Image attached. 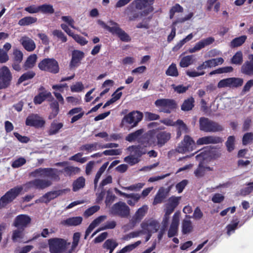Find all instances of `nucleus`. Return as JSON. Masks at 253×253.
I'll return each instance as SVG.
<instances>
[{
    "mask_svg": "<svg viewBox=\"0 0 253 253\" xmlns=\"http://www.w3.org/2000/svg\"><path fill=\"white\" fill-rule=\"evenodd\" d=\"M154 104L157 107L160 108V112L167 114H170L177 107L175 100L172 99H158L155 101Z\"/></svg>",
    "mask_w": 253,
    "mask_h": 253,
    "instance_id": "nucleus-4",
    "label": "nucleus"
},
{
    "mask_svg": "<svg viewBox=\"0 0 253 253\" xmlns=\"http://www.w3.org/2000/svg\"><path fill=\"white\" fill-rule=\"evenodd\" d=\"M144 132V129L141 128L138 129L134 132L129 133L126 137V140L128 142H132L139 139V137Z\"/></svg>",
    "mask_w": 253,
    "mask_h": 253,
    "instance_id": "nucleus-40",
    "label": "nucleus"
},
{
    "mask_svg": "<svg viewBox=\"0 0 253 253\" xmlns=\"http://www.w3.org/2000/svg\"><path fill=\"white\" fill-rule=\"evenodd\" d=\"M169 191L164 187H161L155 195L153 202V205L162 203L167 198Z\"/></svg>",
    "mask_w": 253,
    "mask_h": 253,
    "instance_id": "nucleus-28",
    "label": "nucleus"
},
{
    "mask_svg": "<svg viewBox=\"0 0 253 253\" xmlns=\"http://www.w3.org/2000/svg\"><path fill=\"white\" fill-rule=\"evenodd\" d=\"M138 142L145 147L150 146L153 144L155 145V141L153 140L152 135L148 133H145L140 137Z\"/></svg>",
    "mask_w": 253,
    "mask_h": 253,
    "instance_id": "nucleus-32",
    "label": "nucleus"
},
{
    "mask_svg": "<svg viewBox=\"0 0 253 253\" xmlns=\"http://www.w3.org/2000/svg\"><path fill=\"white\" fill-rule=\"evenodd\" d=\"M128 149L129 150L132 149L135 155L138 157H141L143 155L146 154V153L145 150L140 145H132L129 146Z\"/></svg>",
    "mask_w": 253,
    "mask_h": 253,
    "instance_id": "nucleus-50",
    "label": "nucleus"
},
{
    "mask_svg": "<svg viewBox=\"0 0 253 253\" xmlns=\"http://www.w3.org/2000/svg\"><path fill=\"white\" fill-rule=\"evenodd\" d=\"M82 221V217L75 216L67 218L63 221V223L68 226H76L81 224Z\"/></svg>",
    "mask_w": 253,
    "mask_h": 253,
    "instance_id": "nucleus-34",
    "label": "nucleus"
},
{
    "mask_svg": "<svg viewBox=\"0 0 253 253\" xmlns=\"http://www.w3.org/2000/svg\"><path fill=\"white\" fill-rule=\"evenodd\" d=\"M116 198V196L113 193L112 191L109 189L107 191V195L105 201L106 206H110Z\"/></svg>",
    "mask_w": 253,
    "mask_h": 253,
    "instance_id": "nucleus-55",
    "label": "nucleus"
},
{
    "mask_svg": "<svg viewBox=\"0 0 253 253\" xmlns=\"http://www.w3.org/2000/svg\"><path fill=\"white\" fill-rule=\"evenodd\" d=\"M37 21L36 17L26 16L19 20L18 24L21 26H28L36 23Z\"/></svg>",
    "mask_w": 253,
    "mask_h": 253,
    "instance_id": "nucleus-41",
    "label": "nucleus"
},
{
    "mask_svg": "<svg viewBox=\"0 0 253 253\" xmlns=\"http://www.w3.org/2000/svg\"><path fill=\"white\" fill-rule=\"evenodd\" d=\"M205 154L203 152L196 156V159L200 161L197 168L194 171V174L197 177H202L204 176L206 172V169H210V167H205L204 166L203 161L206 159Z\"/></svg>",
    "mask_w": 253,
    "mask_h": 253,
    "instance_id": "nucleus-20",
    "label": "nucleus"
},
{
    "mask_svg": "<svg viewBox=\"0 0 253 253\" xmlns=\"http://www.w3.org/2000/svg\"><path fill=\"white\" fill-rule=\"evenodd\" d=\"M179 223V213L177 212L174 213L172 216V221L168 233L169 238L176 236L178 233Z\"/></svg>",
    "mask_w": 253,
    "mask_h": 253,
    "instance_id": "nucleus-22",
    "label": "nucleus"
},
{
    "mask_svg": "<svg viewBox=\"0 0 253 253\" xmlns=\"http://www.w3.org/2000/svg\"><path fill=\"white\" fill-rule=\"evenodd\" d=\"M31 217L27 215L21 214L15 218L12 225L17 228L25 230L31 223Z\"/></svg>",
    "mask_w": 253,
    "mask_h": 253,
    "instance_id": "nucleus-17",
    "label": "nucleus"
},
{
    "mask_svg": "<svg viewBox=\"0 0 253 253\" xmlns=\"http://www.w3.org/2000/svg\"><path fill=\"white\" fill-rule=\"evenodd\" d=\"M37 56L36 54L29 55L23 65L24 70L27 71L32 69L36 65Z\"/></svg>",
    "mask_w": 253,
    "mask_h": 253,
    "instance_id": "nucleus-31",
    "label": "nucleus"
},
{
    "mask_svg": "<svg viewBox=\"0 0 253 253\" xmlns=\"http://www.w3.org/2000/svg\"><path fill=\"white\" fill-rule=\"evenodd\" d=\"M148 210V206L147 205H143L137 210L130 220V224L132 228L142 219L147 212Z\"/></svg>",
    "mask_w": 253,
    "mask_h": 253,
    "instance_id": "nucleus-21",
    "label": "nucleus"
},
{
    "mask_svg": "<svg viewBox=\"0 0 253 253\" xmlns=\"http://www.w3.org/2000/svg\"><path fill=\"white\" fill-rule=\"evenodd\" d=\"M140 225L143 231H151L153 233L157 232L160 227L159 222L153 218L145 219Z\"/></svg>",
    "mask_w": 253,
    "mask_h": 253,
    "instance_id": "nucleus-19",
    "label": "nucleus"
},
{
    "mask_svg": "<svg viewBox=\"0 0 253 253\" xmlns=\"http://www.w3.org/2000/svg\"><path fill=\"white\" fill-rule=\"evenodd\" d=\"M30 175L33 177H41L42 178H49L51 180L59 181L60 180L58 170L56 169L47 168H40L37 169L30 173Z\"/></svg>",
    "mask_w": 253,
    "mask_h": 253,
    "instance_id": "nucleus-1",
    "label": "nucleus"
},
{
    "mask_svg": "<svg viewBox=\"0 0 253 253\" xmlns=\"http://www.w3.org/2000/svg\"><path fill=\"white\" fill-rule=\"evenodd\" d=\"M222 138L217 136H206L199 138L196 141L197 145H202L209 144H217L222 142Z\"/></svg>",
    "mask_w": 253,
    "mask_h": 253,
    "instance_id": "nucleus-25",
    "label": "nucleus"
},
{
    "mask_svg": "<svg viewBox=\"0 0 253 253\" xmlns=\"http://www.w3.org/2000/svg\"><path fill=\"white\" fill-rule=\"evenodd\" d=\"M12 80V75L9 69L6 66L0 68V88L9 87Z\"/></svg>",
    "mask_w": 253,
    "mask_h": 253,
    "instance_id": "nucleus-10",
    "label": "nucleus"
},
{
    "mask_svg": "<svg viewBox=\"0 0 253 253\" xmlns=\"http://www.w3.org/2000/svg\"><path fill=\"white\" fill-rule=\"evenodd\" d=\"M247 37L243 35L234 38L230 42V46L232 48L237 47L242 45L246 41Z\"/></svg>",
    "mask_w": 253,
    "mask_h": 253,
    "instance_id": "nucleus-42",
    "label": "nucleus"
},
{
    "mask_svg": "<svg viewBox=\"0 0 253 253\" xmlns=\"http://www.w3.org/2000/svg\"><path fill=\"white\" fill-rule=\"evenodd\" d=\"M23 59V52L18 48H14L13 50L12 60L22 61Z\"/></svg>",
    "mask_w": 253,
    "mask_h": 253,
    "instance_id": "nucleus-61",
    "label": "nucleus"
},
{
    "mask_svg": "<svg viewBox=\"0 0 253 253\" xmlns=\"http://www.w3.org/2000/svg\"><path fill=\"white\" fill-rule=\"evenodd\" d=\"M85 179L83 176H80L74 181L72 184V190L77 192L85 186Z\"/></svg>",
    "mask_w": 253,
    "mask_h": 253,
    "instance_id": "nucleus-35",
    "label": "nucleus"
},
{
    "mask_svg": "<svg viewBox=\"0 0 253 253\" xmlns=\"http://www.w3.org/2000/svg\"><path fill=\"white\" fill-rule=\"evenodd\" d=\"M22 186H17L6 192L0 198V209L5 208L8 204L11 203L22 191Z\"/></svg>",
    "mask_w": 253,
    "mask_h": 253,
    "instance_id": "nucleus-3",
    "label": "nucleus"
},
{
    "mask_svg": "<svg viewBox=\"0 0 253 253\" xmlns=\"http://www.w3.org/2000/svg\"><path fill=\"white\" fill-rule=\"evenodd\" d=\"M111 213L115 215L121 217H127L130 214V209L123 202H119L113 205L111 208Z\"/></svg>",
    "mask_w": 253,
    "mask_h": 253,
    "instance_id": "nucleus-11",
    "label": "nucleus"
},
{
    "mask_svg": "<svg viewBox=\"0 0 253 253\" xmlns=\"http://www.w3.org/2000/svg\"><path fill=\"white\" fill-rule=\"evenodd\" d=\"M36 76V73L33 70H29L23 74L18 79V84H20L24 81L33 79Z\"/></svg>",
    "mask_w": 253,
    "mask_h": 253,
    "instance_id": "nucleus-39",
    "label": "nucleus"
},
{
    "mask_svg": "<svg viewBox=\"0 0 253 253\" xmlns=\"http://www.w3.org/2000/svg\"><path fill=\"white\" fill-rule=\"evenodd\" d=\"M84 53L79 50H74L72 51V59L70 63L71 67H78L81 60L84 57Z\"/></svg>",
    "mask_w": 253,
    "mask_h": 253,
    "instance_id": "nucleus-27",
    "label": "nucleus"
},
{
    "mask_svg": "<svg viewBox=\"0 0 253 253\" xmlns=\"http://www.w3.org/2000/svg\"><path fill=\"white\" fill-rule=\"evenodd\" d=\"M241 72L242 74L249 76H253V54H251L248 56V60L246 61L241 68Z\"/></svg>",
    "mask_w": 253,
    "mask_h": 253,
    "instance_id": "nucleus-24",
    "label": "nucleus"
},
{
    "mask_svg": "<svg viewBox=\"0 0 253 253\" xmlns=\"http://www.w3.org/2000/svg\"><path fill=\"white\" fill-rule=\"evenodd\" d=\"M52 184V182L47 179L36 178L27 182L25 186L27 190L32 188L38 189H44Z\"/></svg>",
    "mask_w": 253,
    "mask_h": 253,
    "instance_id": "nucleus-14",
    "label": "nucleus"
},
{
    "mask_svg": "<svg viewBox=\"0 0 253 253\" xmlns=\"http://www.w3.org/2000/svg\"><path fill=\"white\" fill-rule=\"evenodd\" d=\"M235 137L234 136H230L228 137L226 142V146L227 150L230 152L234 149L235 147Z\"/></svg>",
    "mask_w": 253,
    "mask_h": 253,
    "instance_id": "nucleus-60",
    "label": "nucleus"
},
{
    "mask_svg": "<svg viewBox=\"0 0 253 253\" xmlns=\"http://www.w3.org/2000/svg\"><path fill=\"white\" fill-rule=\"evenodd\" d=\"M214 41V39L212 37H209L203 39L197 42L193 47L189 48V52L191 53L195 52L205 47L206 46L212 44Z\"/></svg>",
    "mask_w": 253,
    "mask_h": 253,
    "instance_id": "nucleus-26",
    "label": "nucleus"
},
{
    "mask_svg": "<svg viewBox=\"0 0 253 253\" xmlns=\"http://www.w3.org/2000/svg\"><path fill=\"white\" fill-rule=\"evenodd\" d=\"M39 12L44 14H53L54 12V9L53 6L51 4H43L39 6Z\"/></svg>",
    "mask_w": 253,
    "mask_h": 253,
    "instance_id": "nucleus-51",
    "label": "nucleus"
},
{
    "mask_svg": "<svg viewBox=\"0 0 253 253\" xmlns=\"http://www.w3.org/2000/svg\"><path fill=\"white\" fill-rule=\"evenodd\" d=\"M68 164V162L63 161L61 162L56 163L55 165L57 167H65L64 168L61 170H58V174L62 173L65 176H71L76 174L79 173L81 169L79 168L74 166H66Z\"/></svg>",
    "mask_w": 253,
    "mask_h": 253,
    "instance_id": "nucleus-15",
    "label": "nucleus"
},
{
    "mask_svg": "<svg viewBox=\"0 0 253 253\" xmlns=\"http://www.w3.org/2000/svg\"><path fill=\"white\" fill-rule=\"evenodd\" d=\"M239 223V221L238 218L233 219L230 223L226 226L227 234L228 236H230L232 233H234L235 230L238 228Z\"/></svg>",
    "mask_w": 253,
    "mask_h": 253,
    "instance_id": "nucleus-44",
    "label": "nucleus"
},
{
    "mask_svg": "<svg viewBox=\"0 0 253 253\" xmlns=\"http://www.w3.org/2000/svg\"><path fill=\"white\" fill-rule=\"evenodd\" d=\"M63 126V124L62 123H52L50 128L48 131V135H53L57 133Z\"/></svg>",
    "mask_w": 253,
    "mask_h": 253,
    "instance_id": "nucleus-45",
    "label": "nucleus"
},
{
    "mask_svg": "<svg viewBox=\"0 0 253 253\" xmlns=\"http://www.w3.org/2000/svg\"><path fill=\"white\" fill-rule=\"evenodd\" d=\"M98 143L95 142L92 144H86L82 145L80 147L81 150H85L88 152H90L92 151L96 150L97 149Z\"/></svg>",
    "mask_w": 253,
    "mask_h": 253,
    "instance_id": "nucleus-58",
    "label": "nucleus"
},
{
    "mask_svg": "<svg viewBox=\"0 0 253 253\" xmlns=\"http://www.w3.org/2000/svg\"><path fill=\"white\" fill-rule=\"evenodd\" d=\"M199 128L206 132H216L223 130L222 126L218 123L205 117L200 118Z\"/></svg>",
    "mask_w": 253,
    "mask_h": 253,
    "instance_id": "nucleus-2",
    "label": "nucleus"
},
{
    "mask_svg": "<svg viewBox=\"0 0 253 253\" xmlns=\"http://www.w3.org/2000/svg\"><path fill=\"white\" fill-rule=\"evenodd\" d=\"M50 108L51 109L48 119L49 120L55 118L59 112V103L56 100H54L52 103L50 104Z\"/></svg>",
    "mask_w": 253,
    "mask_h": 253,
    "instance_id": "nucleus-36",
    "label": "nucleus"
},
{
    "mask_svg": "<svg viewBox=\"0 0 253 253\" xmlns=\"http://www.w3.org/2000/svg\"><path fill=\"white\" fill-rule=\"evenodd\" d=\"M24 230L17 228L13 231L11 239L13 242H16L18 241V239H22L23 238Z\"/></svg>",
    "mask_w": 253,
    "mask_h": 253,
    "instance_id": "nucleus-57",
    "label": "nucleus"
},
{
    "mask_svg": "<svg viewBox=\"0 0 253 253\" xmlns=\"http://www.w3.org/2000/svg\"><path fill=\"white\" fill-rule=\"evenodd\" d=\"M244 80L240 78L231 77L221 80L217 84L218 88L229 87L238 88L241 86Z\"/></svg>",
    "mask_w": 253,
    "mask_h": 253,
    "instance_id": "nucleus-9",
    "label": "nucleus"
},
{
    "mask_svg": "<svg viewBox=\"0 0 253 253\" xmlns=\"http://www.w3.org/2000/svg\"><path fill=\"white\" fill-rule=\"evenodd\" d=\"M45 122L43 119L37 114H31L26 118L25 124L27 126H33L36 128L43 127Z\"/></svg>",
    "mask_w": 253,
    "mask_h": 253,
    "instance_id": "nucleus-13",
    "label": "nucleus"
},
{
    "mask_svg": "<svg viewBox=\"0 0 253 253\" xmlns=\"http://www.w3.org/2000/svg\"><path fill=\"white\" fill-rule=\"evenodd\" d=\"M131 3L139 10H142L152 5L154 3V0H134Z\"/></svg>",
    "mask_w": 253,
    "mask_h": 253,
    "instance_id": "nucleus-33",
    "label": "nucleus"
},
{
    "mask_svg": "<svg viewBox=\"0 0 253 253\" xmlns=\"http://www.w3.org/2000/svg\"><path fill=\"white\" fill-rule=\"evenodd\" d=\"M233 70V68L231 66L223 67L211 71L209 73V76H211L217 74L230 73L232 72Z\"/></svg>",
    "mask_w": 253,
    "mask_h": 253,
    "instance_id": "nucleus-53",
    "label": "nucleus"
},
{
    "mask_svg": "<svg viewBox=\"0 0 253 253\" xmlns=\"http://www.w3.org/2000/svg\"><path fill=\"white\" fill-rule=\"evenodd\" d=\"M183 8L179 4L176 3L169 10V18L172 19L175 13H182L183 12Z\"/></svg>",
    "mask_w": 253,
    "mask_h": 253,
    "instance_id": "nucleus-52",
    "label": "nucleus"
},
{
    "mask_svg": "<svg viewBox=\"0 0 253 253\" xmlns=\"http://www.w3.org/2000/svg\"><path fill=\"white\" fill-rule=\"evenodd\" d=\"M48 98H52L53 99L50 92L44 91L39 92L36 95L34 98L33 101L36 105L41 104Z\"/></svg>",
    "mask_w": 253,
    "mask_h": 253,
    "instance_id": "nucleus-29",
    "label": "nucleus"
},
{
    "mask_svg": "<svg viewBox=\"0 0 253 253\" xmlns=\"http://www.w3.org/2000/svg\"><path fill=\"white\" fill-rule=\"evenodd\" d=\"M166 74L169 76L176 77L178 76L179 73L175 63H172L168 67L166 71Z\"/></svg>",
    "mask_w": 253,
    "mask_h": 253,
    "instance_id": "nucleus-49",
    "label": "nucleus"
},
{
    "mask_svg": "<svg viewBox=\"0 0 253 253\" xmlns=\"http://www.w3.org/2000/svg\"><path fill=\"white\" fill-rule=\"evenodd\" d=\"M176 124L178 126L176 130V138H179L181 135L182 131H184L187 133L188 131V129L185 124L184 123L182 120H177Z\"/></svg>",
    "mask_w": 253,
    "mask_h": 253,
    "instance_id": "nucleus-43",
    "label": "nucleus"
},
{
    "mask_svg": "<svg viewBox=\"0 0 253 253\" xmlns=\"http://www.w3.org/2000/svg\"><path fill=\"white\" fill-rule=\"evenodd\" d=\"M108 164V162L105 163L104 164H103V165L99 168V169L97 171L95 175V178L94 179V184L95 188L97 187L98 180L100 177H101L102 174L104 172V171L106 169Z\"/></svg>",
    "mask_w": 253,
    "mask_h": 253,
    "instance_id": "nucleus-48",
    "label": "nucleus"
},
{
    "mask_svg": "<svg viewBox=\"0 0 253 253\" xmlns=\"http://www.w3.org/2000/svg\"><path fill=\"white\" fill-rule=\"evenodd\" d=\"M243 61V53L241 51H237L231 59V62L233 64L241 65Z\"/></svg>",
    "mask_w": 253,
    "mask_h": 253,
    "instance_id": "nucleus-47",
    "label": "nucleus"
},
{
    "mask_svg": "<svg viewBox=\"0 0 253 253\" xmlns=\"http://www.w3.org/2000/svg\"><path fill=\"white\" fill-rule=\"evenodd\" d=\"M116 226V222L115 221H107L105 225L101 227L99 229L93 233L92 236L95 235L98 232L106 229H114Z\"/></svg>",
    "mask_w": 253,
    "mask_h": 253,
    "instance_id": "nucleus-54",
    "label": "nucleus"
},
{
    "mask_svg": "<svg viewBox=\"0 0 253 253\" xmlns=\"http://www.w3.org/2000/svg\"><path fill=\"white\" fill-rule=\"evenodd\" d=\"M118 245L116 241L113 239H107L103 244V248L106 249H115Z\"/></svg>",
    "mask_w": 253,
    "mask_h": 253,
    "instance_id": "nucleus-59",
    "label": "nucleus"
},
{
    "mask_svg": "<svg viewBox=\"0 0 253 253\" xmlns=\"http://www.w3.org/2000/svg\"><path fill=\"white\" fill-rule=\"evenodd\" d=\"M195 100L193 97H190L185 99L181 106V109L184 111L191 110L194 107Z\"/></svg>",
    "mask_w": 253,
    "mask_h": 253,
    "instance_id": "nucleus-38",
    "label": "nucleus"
},
{
    "mask_svg": "<svg viewBox=\"0 0 253 253\" xmlns=\"http://www.w3.org/2000/svg\"><path fill=\"white\" fill-rule=\"evenodd\" d=\"M138 10H139L132 3H130L126 8L125 14L127 16L128 21H136L143 15V13Z\"/></svg>",
    "mask_w": 253,
    "mask_h": 253,
    "instance_id": "nucleus-16",
    "label": "nucleus"
},
{
    "mask_svg": "<svg viewBox=\"0 0 253 253\" xmlns=\"http://www.w3.org/2000/svg\"><path fill=\"white\" fill-rule=\"evenodd\" d=\"M66 241L61 238H51L48 240L49 251L50 253H63L68 245Z\"/></svg>",
    "mask_w": 253,
    "mask_h": 253,
    "instance_id": "nucleus-8",
    "label": "nucleus"
},
{
    "mask_svg": "<svg viewBox=\"0 0 253 253\" xmlns=\"http://www.w3.org/2000/svg\"><path fill=\"white\" fill-rule=\"evenodd\" d=\"M253 140V133L247 132L243 135L242 143L244 145H247Z\"/></svg>",
    "mask_w": 253,
    "mask_h": 253,
    "instance_id": "nucleus-64",
    "label": "nucleus"
},
{
    "mask_svg": "<svg viewBox=\"0 0 253 253\" xmlns=\"http://www.w3.org/2000/svg\"><path fill=\"white\" fill-rule=\"evenodd\" d=\"M196 144L193 138L188 135L184 136L183 139L176 148V151L179 153L191 152L196 149Z\"/></svg>",
    "mask_w": 253,
    "mask_h": 253,
    "instance_id": "nucleus-7",
    "label": "nucleus"
},
{
    "mask_svg": "<svg viewBox=\"0 0 253 253\" xmlns=\"http://www.w3.org/2000/svg\"><path fill=\"white\" fill-rule=\"evenodd\" d=\"M83 156V153H78L75 155L71 156L69 158V160L74 161L80 163L81 164L84 163L87 160V157H83L81 158Z\"/></svg>",
    "mask_w": 253,
    "mask_h": 253,
    "instance_id": "nucleus-56",
    "label": "nucleus"
},
{
    "mask_svg": "<svg viewBox=\"0 0 253 253\" xmlns=\"http://www.w3.org/2000/svg\"><path fill=\"white\" fill-rule=\"evenodd\" d=\"M155 145L159 148L164 146L171 138V133L165 130H157L155 132Z\"/></svg>",
    "mask_w": 253,
    "mask_h": 253,
    "instance_id": "nucleus-12",
    "label": "nucleus"
},
{
    "mask_svg": "<svg viewBox=\"0 0 253 253\" xmlns=\"http://www.w3.org/2000/svg\"><path fill=\"white\" fill-rule=\"evenodd\" d=\"M193 230L192 223L190 220L183 219L182 222V233L183 234H187Z\"/></svg>",
    "mask_w": 253,
    "mask_h": 253,
    "instance_id": "nucleus-37",
    "label": "nucleus"
},
{
    "mask_svg": "<svg viewBox=\"0 0 253 253\" xmlns=\"http://www.w3.org/2000/svg\"><path fill=\"white\" fill-rule=\"evenodd\" d=\"M99 209L100 207L99 206L95 205L92 206L85 211L84 212V216L85 217H89L93 214L95 212H97Z\"/></svg>",
    "mask_w": 253,
    "mask_h": 253,
    "instance_id": "nucleus-63",
    "label": "nucleus"
},
{
    "mask_svg": "<svg viewBox=\"0 0 253 253\" xmlns=\"http://www.w3.org/2000/svg\"><path fill=\"white\" fill-rule=\"evenodd\" d=\"M39 68L43 71L57 74L59 71L58 62L54 58H44L38 64Z\"/></svg>",
    "mask_w": 253,
    "mask_h": 253,
    "instance_id": "nucleus-5",
    "label": "nucleus"
},
{
    "mask_svg": "<svg viewBox=\"0 0 253 253\" xmlns=\"http://www.w3.org/2000/svg\"><path fill=\"white\" fill-rule=\"evenodd\" d=\"M193 55H187L182 57L180 61L179 65L182 68L187 67L193 63Z\"/></svg>",
    "mask_w": 253,
    "mask_h": 253,
    "instance_id": "nucleus-46",
    "label": "nucleus"
},
{
    "mask_svg": "<svg viewBox=\"0 0 253 253\" xmlns=\"http://www.w3.org/2000/svg\"><path fill=\"white\" fill-rule=\"evenodd\" d=\"M109 23L111 25H114V28L111 33L112 35H117L120 39L125 42H129L131 41L129 36L123 29H122L119 24L112 20H110Z\"/></svg>",
    "mask_w": 253,
    "mask_h": 253,
    "instance_id": "nucleus-18",
    "label": "nucleus"
},
{
    "mask_svg": "<svg viewBox=\"0 0 253 253\" xmlns=\"http://www.w3.org/2000/svg\"><path fill=\"white\" fill-rule=\"evenodd\" d=\"M143 118V114L139 111H132L125 115L122 120L120 125L121 127L126 124L130 125V128L136 126Z\"/></svg>",
    "mask_w": 253,
    "mask_h": 253,
    "instance_id": "nucleus-6",
    "label": "nucleus"
},
{
    "mask_svg": "<svg viewBox=\"0 0 253 253\" xmlns=\"http://www.w3.org/2000/svg\"><path fill=\"white\" fill-rule=\"evenodd\" d=\"M65 189H62L48 192L40 197L38 201L40 203L48 204L51 200L62 195L65 193Z\"/></svg>",
    "mask_w": 253,
    "mask_h": 253,
    "instance_id": "nucleus-23",
    "label": "nucleus"
},
{
    "mask_svg": "<svg viewBox=\"0 0 253 253\" xmlns=\"http://www.w3.org/2000/svg\"><path fill=\"white\" fill-rule=\"evenodd\" d=\"M20 42L23 47L28 51H32L36 48V44L34 41L28 37H23Z\"/></svg>",
    "mask_w": 253,
    "mask_h": 253,
    "instance_id": "nucleus-30",
    "label": "nucleus"
},
{
    "mask_svg": "<svg viewBox=\"0 0 253 253\" xmlns=\"http://www.w3.org/2000/svg\"><path fill=\"white\" fill-rule=\"evenodd\" d=\"M26 163V160L23 158V157H20L18 158L17 159L14 160L12 164L11 167L13 168H19L24 164H25Z\"/></svg>",
    "mask_w": 253,
    "mask_h": 253,
    "instance_id": "nucleus-62",
    "label": "nucleus"
}]
</instances>
